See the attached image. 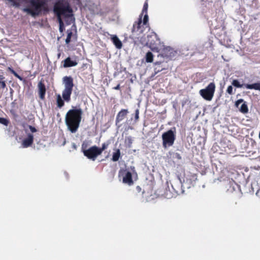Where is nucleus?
Listing matches in <instances>:
<instances>
[{
	"instance_id": "nucleus-30",
	"label": "nucleus",
	"mask_w": 260,
	"mask_h": 260,
	"mask_svg": "<svg viewBox=\"0 0 260 260\" xmlns=\"http://www.w3.org/2000/svg\"><path fill=\"white\" fill-rule=\"evenodd\" d=\"M29 128L32 133H35L37 132L36 128L35 127H33L32 126L29 125Z\"/></svg>"
},
{
	"instance_id": "nucleus-40",
	"label": "nucleus",
	"mask_w": 260,
	"mask_h": 260,
	"mask_svg": "<svg viewBox=\"0 0 260 260\" xmlns=\"http://www.w3.org/2000/svg\"><path fill=\"white\" fill-rule=\"evenodd\" d=\"M258 137H259V139H260V132H259Z\"/></svg>"
},
{
	"instance_id": "nucleus-6",
	"label": "nucleus",
	"mask_w": 260,
	"mask_h": 260,
	"mask_svg": "<svg viewBox=\"0 0 260 260\" xmlns=\"http://www.w3.org/2000/svg\"><path fill=\"white\" fill-rule=\"evenodd\" d=\"M147 37L148 41L146 44L149 46L152 50L158 52L161 49L162 45L157 35L152 32L148 35Z\"/></svg>"
},
{
	"instance_id": "nucleus-9",
	"label": "nucleus",
	"mask_w": 260,
	"mask_h": 260,
	"mask_svg": "<svg viewBox=\"0 0 260 260\" xmlns=\"http://www.w3.org/2000/svg\"><path fill=\"white\" fill-rule=\"evenodd\" d=\"M232 85L237 88L245 87L246 89H255L260 91V83H255L251 84H241L238 80L235 79L232 81Z\"/></svg>"
},
{
	"instance_id": "nucleus-19",
	"label": "nucleus",
	"mask_w": 260,
	"mask_h": 260,
	"mask_svg": "<svg viewBox=\"0 0 260 260\" xmlns=\"http://www.w3.org/2000/svg\"><path fill=\"white\" fill-rule=\"evenodd\" d=\"M120 156V151L119 149H116L115 152H113L112 155V160L113 161H117Z\"/></svg>"
},
{
	"instance_id": "nucleus-14",
	"label": "nucleus",
	"mask_w": 260,
	"mask_h": 260,
	"mask_svg": "<svg viewBox=\"0 0 260 260\" xmlns=\"http://www.w3.org/2000/svg\"><path fill=\"white\" fill-rule=\"evenodd\" d=\"M78 62L76 60H71V58L68 57L65 60H64L63 67L64 68H69L76 66Z\"/></svg>"
},
{
	"instance_id": "nucleus-33",
	"label": "nucleus",
	"mask_w": 260,
	"mask_h": 260,
	"mask_svg": "<svg viewBox=\"0 0 260 260\" xmlns=\"http://www.w3.org/2000/svg\"><path fill=\"white\" fill-rule=\"evenodd\" d=\"M59 29L60 32H63V31L64 30V24H62V25L59 24Z\"/></svg>"
},
{
	"instance_id": "nucleus-3",
	"label": "nucleus",
	"mask_w": 260,
	"mask_h": 260,
	"mask_svg": "<svg viewBox=\"0 0 260 260\" xmlns=\"http://www.w3.org/2000/svg\"><path fill=\"white\" fill-rule=\"evenodd\" d=\"M29 6L24 8L22 11L35 17L38 16L42 11L47 12L48 8L44 0H29Z\"/></svg>"
},
{
	"instance_id": "nucleus-18",
	"label": "nucleus",
	"mask_w": 260,
	"mask_h": 260,
	"mask_svg": "<svg viewBox=\"0 0 260 260\" xmlns=\"http://www.w3.org/2000/svg\"><path fill=\"white\" fill-rule=\"evenodd\" d=\"M56 103L57 107L59 108H61L64 106V101L59 94L56 95Z\"/></svg>"
},
{
	"instance_id": "nucleus-29",
	"label": "nucleus",
	"mask_w": 260,
	"mask_h": 260,
	"mask_svg": "<svg viewBox=\"0 0 260 260\" xmlns=\"http://www.w3.org/2000/svg\"><path fill=\"white\" fill-rule=\"evenodd\" d=\"M0 86H1V87L2 88H5L6 87V83H5V82L4 81V80L1 82H0Z\"/></svg>"
},
{
	"instance_id": "nucleus-12",
	"label": "nucleus",
	"mask_w": 260,
	"mask_h": 260,
	"mask_svg": "<svg viewBox=\"0 0 260 260\" xmlns=\"http://www.w3.org/2000/svg\"><path fill=\"white\" fill-rule=\"evenodd\" d=\"M34 141V136L31 134H28L27 137L24 138L22 142V147L27 148L31 145Z\"/></svg>"
},
{
	"instance_id": "nucleus-8",
	"label": "nucleus",
	"mask_w": 260,
	"mask_h": 260,
	"mask_svg": "<svg viewBox=\"0 0 260 260\" xmlns=\"http://www.w3.org/2000/svg\"><path fill=\"white\" fill-rule=\"evenodd\" d=\"M83 152L85 156L92 160H94L96 157L101 154V151L96 146H92L87 150H84Z\"/></svg>"
},
{
	"instance_id": "nucleus-26",
	"label": "nucleus",
	"mask_w": 260,
	"mask_h": 260,
	"mask_svg": "<svg viewBox=\"0 0 260 260\" xmlns=\"http://www.w3.org/2000/svg\"><path fill=\"white\" fill-rule=\"evenodd\" d=\"M147 9H148V4H147V3L146 2V3H145V4L143 6L142 14H143L144 13H145V14L147 13Z\"/></svg>"
},
{
	"instance_id": "nucleus-39",
	"label": "nucleus",
	"mask_w": 260,
	"mask_h": 260,
	"mask_svg": "<svg viewBox=\"0 0 260 260\" xmlns=\"http://www.w3.org/2000/svg\"><path fill=\"white\" fill-rule=\"evenodd\" d=\"M179 180L181 184H182V181H181V179H180V178H179Z\"/></svg>"
},
{
	"instance_id": "nucleus-27",
	"label": "nucleus",
	"mask_w": 260,
	"mask_h": 260,
	"mask_svg": "<svg viewBox=\"0 0 260 260\" xmlns=\"http://www.w3.org/2000/svg\"><path fill=\"white\" fill-rule=\"evenodd\" d=\"M148 21V16L147 13L145 14L144 18H143V25H145L147 24Z\"/></svg>"
},
{
	"instance_id": "nucleus-22",
	"label": "nucleus",
	"mask_w": 260,
	"mask_h": 260,
	"mask_svg": "<svg viewBox=\"0 0 260 260\" xmlns=\"http://www.w3.org/2000/svg\"><path fill=\"white\" fill-rule=\"evenodd\" d=\"M67 33H68V35H67V38L66 39V43L67 44H68L71 42V37L73 35V33L71 30H67Z\"/></svg>"
},
{
	"instance_id": "nucleus-35",
	"label": "nucleus",
	"mask_w": 260,
	"mask_h": 260,
	"mask_svg": "<svg viewBox=\"0 0 260 260\" xmlns=\"http://www.w3.org/2000/svg\"><path fill=\"white\" fill-rule=\"evenodd\" d=\"M12 72L14 74V75L16 76L17 77H18L19 79H20V80L22 79L21 77H20L15 71H14L13 70L12 71Z\"/></svg>"
},
{
	"instance_id": "nucleus-31",
	"label": "nucleus",
	"mask_w": 260,
	"mask_h": 260,
	"mask_svg": "<svg viewBox=\"0 0 260 260\" xmlns=\"http://www.w3.org/2000/svg\"><path fill=\"white\" fill-rule=\"evenodd\" d=\"M163 70L162 68H161V69H157V67H155L154 68V74L156 75V74H157L158 72H160L161 71H162Z\"/></svg>"
},
{
	"instance_id": "nucleus-5",
	"label": "nucleus",
	"mask_w": 260,
	"mask_h": 260,
	"mask_svg": "<svg viewBox=\"0 0 260 260\" xmlns=\"http://www.w3.org/2000/svg\"><path fill=\"white\" fill-rule=\"evenodd\" d=\"M176 138V128H172L171 129L165 132L162 135V146L166 148L172 146L175 142Z\"/></svg>"
},
{
	"instance_id": "nucleus-28",
	"label": "nucleus",
	"mask_w": 260,
	"mask_h": 260,
	"mask_svg": "<svg viewBox=\"0 0 260 260\" xmlns=\"http://www.w3.org/2000/svg\"><path fill=\"white\" fill-rule=\"evenodd\" d=\"M244 102L243 100V99H239L238 100V101H237L235 103V106L237 107H239V105L243 103Z\"/></svg>"
},
{
	"instance_id": "nucleus-42",
	"label": "nucleus",
	"mask_w": 260,
	"mask_h": 260,
	"mask_svg": "<svg viewBox=\"0 0 260 260\" xmlns=\"http://www.w3.org/2000/svg\"><path fill=\"white\" fill-rule=\"evenodd\" d=\"M181 192H182V193H183L184 192V190L182 189Z\"/></svg>"
},
{
	"instance_id": "nucleus-1",
	"label": "nucleus",
	"mask_w": 260,
	"mask_h": 260,
	"mask_svg": "<svg viewBox=\"0 0 260 260\" xmlns=\"http://www.w3.org/2000/svg\"><path fill=\"white\" fill-rule=\"evenodd\" d=\"M83 111L80 108H73L68 111L65 116V123L67 128L72 133H75L78 129L82 119Z\"/></svg>"
},
{
	"instance_id": "nucleus-16",
	"label": "nucleus",
	"mask_w": 260,
	"mask_h": 260,
	"mask_svg": "<svg viewBox=\"0 0 260 260\" xmlns=\"http://www.w3.org/2000/svg\"><path fill=\"white\" fill-rule=\"evenodd\" d=\"M128 113L127 110L122 109L118 113L116 116V122L122 121Z\"/></svg>"
},
{
	"instance_id": "nucleus-2",
	"label": "nucleus",
	"mask_w": 260,
	"mask_h": 260,
	"mask_svg": "<svg viewBox=\"0 0 260 260\" xmlns=\"http://www.w3.org/2000/svg\"><path fill=\"white\" fill-rule=\"evenodd\" d=\"M53 11L57 16L59 24H63L62 16L65 18L73 16L72 10L67 0H58L54 4Z\"/></svg>"
},
{
	"instance_id": "nucleus-41",
	"label": "nucleus",
	"mask_w": 260,
	"mask_h": 260,
	"mask_svg": "<svg viewBox=\"0 0 260 260\" xmlns=\"http://www.w3.org/2000/svg\"><path fill=\"white\" fill-rule=\"evenodd\" d=\"M73 146V147H74L75 148H76V146H75V144H74Z\"/></svg>"
},
{
	"instance_id": "nucleus-11",
	"label": "nucleus",
	"mask_w": 260,
	"mask_h": 260,
	"mask_svg": "<svg viewBox=\"0 0 260 260\" xmlns=\"http://www.w3.org/2000/svg\"><path fill=\"white\" fill-rule=\"evenodd\" d=\"M120 173L122 176H123L122 181L124 183L127 184L129 185H131L133 183L132 178V173L129 171L125 170L120 172Z\"/></svg>"
},
{
	"instance_id": "nucleus-10",
	"label": "nucleus",
	"mask_w": 260,
	"mask_h": 260,
	"mask_svg": "<svg viewBox=\"0 0 260 260\" xmlns=\"http://www.w3.org/2000/svg\"><path fill=\"white\" fill-rule=\"evenodd\" d=\"M177 53V51L174 50L173 48L170 47H167L164 49L160 55L163 58L171 59L176 55Z\"/></svg>"
},
{
	"instance_id": "nucleus-36",
	"label": "nucleus",
	"mask_w": 260,
	"mask_h": 260,
	"mask_svg": "<svg viewBox=\"0 0 260 260\" xmlns=\"http://www.w3.org/2000/svg\"><path fill=\"white\" fill-rule=\"evenodd\" d=\"M119 88H120V85L119 84L117 85L116 86L114 87V89H115V90H118V89H119Z\"/></svg>"
},
{
	"instance_id": "nucleus-38",
	"label": "nucleus",
	"mask_w": 260,
	"mask_h": 260,
	"mask_svg": "<svg viewBox=\"0 0 260 260\" xmlns=\"http://www.w3.org/2000/svg\"><path fill=\"white\" fill-rule=\"evenodd\" d=\"M160 63H161L160 62L158 61V62H156L154 63V64H155V66H156L157 65H159V64H160Z\"/></svg>"
},
{
	"instance_id": "nucleus-20",
	"label": "nucleus",
	"mask_w": 260,
	"mask_h": 260,
	"mask_svg": "<svg viewBox=\"0 0 260 260\" xmlns=\"http://www.w3.org/2000/svg\"><path fill=\"white\" fill-rule=\"evenodd\" d=\"M239 111L244 114L247 113L248 111V107L245 102H244L240 108H239Z\"/></svg>"
},
{
	"instance_id": "nucleus-15",
	"label": "nucleus",
	"mask_w": 260,
	"mask_h": 260,
	"mask_svg": "<svg viewBox=\"0 0 260 260\" xmlns=\"http://www.w3.org/2000/svg\"><path fill=\"white\" fill-rule=\"evenodd\" d=\"M38 88L40 98L41 100H44L46 93V87L42 81L38 83Z\"/></svg>"
},
{
	"instance_id": "nucleus-23",
	"label": "nucleus",
	"mask_w": 260,
	"mask_h": 260,
	"mask_svg": "<svg viewBox=\"0 0 260 260\" xmlns=\"http://www.w3.org/2000/svg\"><path fill=\"white\" fill-rule=\"evenodd\" d=\"M0 123L5 125L8 126L9 123V121L8 119L5 118H0Z\"/></svg>"
},
{
	"instance_id": "nucleus-25",
	"label": "nucleus",
	"mask_w": 260,
	"mask_h": 260,
	"mask_svg": "<svg viewBox=\"0 0 260 260\" xmlns=\"http://www.w3.org/2000/svg\"><path fill=\"white\" fill-rule=\"evenodd\" d=\"M233 85H230V86H229L228 87V88H227V90H226V92L229 94H233L234 93V92H233V87L232 86Z\"/></svg>"
},
{
	"instance_id": "nucleus-13",
	"label": "nucleus",
	"mask_w": 260,
	"mask_h": 260,
	"mask_svg": "<svg viewBox=\"0 0 260 260\" xmlns=\"http://www.w3.org/2000/svg\"><path fill=\"white\" fill-rule=\"evenodd\" d=\"M143 25L142 23L141 19H140L137 22H136L133 25V27L132 29V31L133 32H138V34L142 33L143 30L142 29V27Z\"/></svg>"
},
{
	"instance_id": "nucleus-7",
	"label": "nucleus",
	"mask_w": 260,
	"mask_h": 260,
	"mask_svg": "<svg viewBox=\"0 0 260 260\" xmlns=\"http://www.w3.org/2000/svg\"><path fill=\"white\" fill-rule=\"evenodd\" d=\"M215 90V85L213 82L210 83L205 88L199 91L200 94L206 101L212 100Z\"/></svg>"
},
{
	"instance_id": "nucleus-24",
	"label": "nucleus",
	"mask_w": 260,
	"mask_h": 260,
	"mask_svg": "<svg viewBox=\"0 0 260 260\" xmlns=\"http://www.w3.org/2000/svg\"><path fill=\"white\" fill-rule=\"evenodd\" d=\"M108 145H109V143H103V144H102V148H99V150L100 151H101V154L102 153V152H103L104 150H105L106 149H107V147H108Z\"/></svg>"
},
{
	"instance_id": "nucleus-4",
	"label": "nucleus",
	"mask_w": 260,
	"mask_h": 260,
	"mask_svg": "<svg viewBox=\"0 0 260 260\" xmlns=\"http://www.w3.org/2000/svg\"><path fill=\"white\" fill-rule=\"evenodd\" d=\"M63 84L64 88L62 92V96L64 101L69 103L71 100V95L74 86L73 78L70 76L64 77L63 78Z\"/></svg>"
},
{
	"instance_id": "nucleus-34",
	"label": "nucleus",
	"mask_w": 260,
	"mask_h": 260,
	"mask_svg": "<svg viewBox=\"0 0 260 260\" xmlns=\"http://www.w3.org/2000/svg\"><path fill=\"white\" fill-rule=\"evenodd\" d=\"M12 72L14 74V75L16 76L17 77H18L19 79H20V80L22 79L21 77H20L15 71H14L13 70L12 71Z\"/></svg>"
},
{
	"instance_id": "nucleus-37",
	"label": "nucleus",
	"mask_w": 260,
	"mask_h": 260,
	"mask_svg": "<svg viewBox=\"0 0 260 260\" xmlns=\"http://www.w3.org/2000/svg\"><path fill=\"white\" fill-rule=\"evenodd\" d=\"M4 80V78L3 76L0 75V82L3 81Z\"/></svg>"
},
{
	"instance_id": "nucleus-17",
	"label": "nucleus",
	"mask_w": 260,
	"mask_h": 260,
	"mask_svg": "<svg viewBox=\"0 0 260 260\" xmlns=\"http://www.w3.org/2000/svg\"><path fill=\"white\" fill-rule=\"evenodd\" d=\"M111 39L113 44L117 49H121L122 48V42L116 36H113Z\"/></svg>"
},
{
	"instance_id": "nucleus-32",
	"label": "nucleus",
	"mask_w": 260,
	"mask_h": 260,
	"mask_svg": "<svg viewBox=\"0 0 260 260\" xmlns=\"http://www.w3.org/2000/svg\"><path fill=\"white\" fill-rule=\"evenodd\" d=\"M139 110L137 109L136 110L135 117L136 120H138L139 119Z\"/></svg>"
},
{
	"instance_id": "nucleus-21",
	"label": "nucleus",
	"mask_w": 260,
	"mask_h": 260,
	"mask_svg": "<svg viewBox=\"0 0 260 260\" xmlns=\"http://www.w3.org/2000/svg\"><path fill=\"white\" fill-rule=\"evenodd\" d=\"M145 58L147 62H152L153 60V55L151 52H148L146 53Z\"/></svg>"
}]
</instances>
